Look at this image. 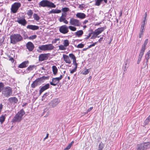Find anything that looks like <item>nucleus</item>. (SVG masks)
Segmentation results:
<instances>
[{
	"label": "nucleus",
	"mask_w": 150,
	"mask_h": 150,
	"mask_svg": "<svg viewBox=\"0 0 150 150\" xmlns=\"http://www.w3.org/2000/svg\"><path fill=\"white\" fill-rule=\"evenodd\" d=\"M71 146V145L69 144L67 146V147L65 148L66 149L69 150L70 149Z\"/></svg>",
	"instance_id": "60"
},
{
	"label": "nucleus",
	"mask_w": 150,
	"mask_h": 150,
	"mask_svg": "<svg viewBox=\"0 0 150 150\" xmlns=\"http://www.w3.org/2000/svg\"><path fill=\"white\" fill-rule=\"evenodd\" d=\"M61 10L64 13H67L69 11V9L68 7H65L62 8Z\"/></svg>",
	"instance_id": "33"
},
{
	"label": "nucleus",
	"mask_w": 150,
	"mask_h": 150,
	"mask_svg": "<svg viewBox=\"0 0 150 150\" xmlns=\"http://www.w3.org/2000/svg\"><path fill=\"white\" fill-rule=\"evenodd\" d=\"M17 19L18 20L16 21L19 24L21 25H22L25 26L27 24V21L25 18H24L19 19L18 18Z\"/></svg>",
	"instance_id": "10"
},
{
	"label": "nucleus",
	"mask_w": 150,
	"mask_h": 150,
	"mask_svg": "<svg viewBox=\"0 0 150 150\" xmlns=\"http://www.w3.org/2000/svg\"><path fill=\"white\" fill-rule=\"evenodd\" d=\"M150 56H145V59L146 60V61L145 62L146 63V65L147 64V63L148 62L150 58Z\"/></svg>",
	"instance_id": "45"
},
{
	"label": "nucleus",
	"mask_w": 150,
	"mask_h": 150,
	"mask_svg": "<svg viewBox=\"0 0 150 150\" xmlns=\"http://www.w3.org/2000/svg\"><path fill=\"white\" fill-rule=\"evenodd\" d=\"M96 2L95 5L99 6L102 3L103 0H95Z\"/></svg>",
	"instance_id": "30"
},
{
	"label": "nucleus",
	"mask_w": 150,
	"mask_h": 150,
	"mask_svg": "<svg viewBox=\"0 0 150 150\" xmlns=\"http://www.w3.org/2000/svg\"><path fill=\"white\" fill-rule=\"evenodd\" d=\"M69 28L66 25H64L61 26L59 28L60 32L63 34H65L69 32Z\"/></svg>",
	"instance_id": "7"
},
{
	"label": "nucleus",
	"mask_w": 150,
	"mask_h": 150,
	"mask_svg": "<svg viewBox=\"0 0 150 150\" xmlns=\"http://www.w3.org/2000/svg\"><path fill=\"white\" fill-rule=\"evenodd\" d=\"M54 13H59L61 12V10L57 9H53Z\"/></svg>",
	"instance_id": "43"
},
{
	"label": "nucleus",
	"mask_w": 150,
	"mask_h": 150,
	"mask_svg": "<svg viewBox=\"0 0 150 150\" xmlns=\"http://www.w3.org/2000/svg\"><path fill=\"white\" fill-rule=\"evenodd\" d=\"M67 13H64V12H63L62 13V16L65 18H66V17L67 16Z\"/></svg>",
	"instance_id": "54"
},
{
	"label": "nucleus",
	"mask_w": 150,
	"mask_h": 150,
	"mask_svg": "<svg viewBox=\"0 0 150 150\" xmlns=\"http://www.w3.org/2000/svg\"><path fill=\"white\" fill-rule=\"evenodd\" d=\"M144 52L140 51V53L138 57L137 61V64H139L142 59V58L144 55Z\"/></svg>",
	"instance_id": "20"
},
{
	"label": "nucleus",
	"mask_w": 150,
	"mask_h": 150,
	"mask_svg": "<svg viewBox=\"0 0 150 150\" xmlns=\"http://www.w3.org/2000/svg\"><path fill=\"white\" fill-rule=\"evenodd\" d=\"M64 46V45H60L59 46V49L61 50H66V48Z\"/></svg>",
	"instance_id": "47"
},
{
	"label": "nucleus",
	"mask_w": 150,
	"mask_h": 150,
	"mask_svg": "<svg viewBox=\"0 0 150 150\" xmlns=\"http://www.w3.org/2000/svg\"><path fill=\"white\" fill-rule=\"evenodd\" d=\"M60 102V100L58 99H55L53 100L50 104V108H54Z\"/></svg>",
	"instance_id": "9"
},
{
	"label": "nucleus",
	"mask_w": 150,
	"mask_h": 150,
	"mask_svg": "<svg viewBox=\"0 0 150 150\" xmlns=\"http://www.w3.org/2000/svg\"><path fill=\"white\" fill-rule=\"evenodd\" d=\"M84 45L81 43L78 44L77 46L76 47L78 48H83L84 47Z\"/></svg>",
	"instance_id": "46"
},
{
	"label": "nucleus",
	"mask_w": 150,
	"mask_h": 150,
	"mask_svg": "<svg viewBox=\"0 0 150 150\" xmlns=\"http://www.w3.org/2000/svg\"><path fill=\"white\" fill-rule=\"evenodd\" d=\"M90 31L91 32V33H90L88 34V36H87V37L84 38V39L85 40H88L91 36L92 34L93 33V30L92 29H91L90 30H89V31Z\"/></svg>",
	"instance_id": "34"
},
{
	"label": "nucleus",
	"mask_w": 150,
	"mask_h": 150,
	"mask_svg": "<svg viewBox=\"0 0 150 150\" xmlns=\"http://www.w3.org/2000/svg\"><path fill=\"white\" fill-rule=\"evenodd\" d=\"M59 82V80L57 77L53 78L52 79V81L50 82V84L52 86H55Z\"/></svg>",
	"instance_id": "13"
},
{
	"label": "nucleus",
	"mask_w": 150,
	"mask_h": 150,
	"mask_svg": "<svg viewBox=\"0 0 150 150\" xmlns=\"http://www.w3.org/2000/svg\"><path fill=\"white\" fill-rule=\"evenodd\" d=\"M52 68L53 74L54 75H56L58 71V69L57 67L55 66L54 65L52 66Z\"/></svg>",
	"instance_id": "27"
},
{
	"label": "nucleus",
	"mask_w": 150,
	"mask_h": 150,
	"mask_svg": "<svg viewBox=\"0 0 150 150\" xmlns=\"http://www.w3.org/2000/svg\"><path fill=\"white\" fill-rule=\"evenodd\" d=\"M33 14V11L31 10H30L27 12V14L30 17H31Z\"/></svg>",
	"instance_id": "42"
},
{
	"label": "nucleus",
	"mask_w": 150,
	"mask_h": 150,
	"mask_svg": "<svg viewBox=\"0 0 150 150\" xmlns=\"http://www.w3.org/2000/svg\"><path fill=\"white\" fill-rule=\"evenodd\" d=\"M150 54V50L148 51L145 56H149Z\"/></svg>",
	"instance_id": "63"
},
{
	"label": "nucleus",
	"mask_w": 150,
	"mask_h": 150,
	"mask_svg": "<svg viewBox=\"0 0 150 150\" xmlns=\"http://www.w3.org/2000/svg\"><path fill=\"white\" fill-rule=\"evenodd\" d=\"M69 23L71 25L76 26H79L81 24L78 20L74 18H70Z\"/></svg>",
	"instance_id": "6"
},
{
	"label": "nucleus",
	"mask_w": 150,
	"mask_h": 150,
	"mask_svg": "<svg viewBox=\"0 0 150 150\" xmlns=\"http://www.w3.org/2000/svg\"><path fill=\"white\" fill-rule=\"evenodd\" d=\"M69 42L68 40H64V45L65 47H67L69 45Z\"/></svg>",
	"instance_id": "35"
},
{
	"label": "nucleus",
	"mask_w": 150,
	"mask_h": 150,
	"mask_svg": "<svg viewBox=\"0 0 150 150\" xmlns=\"http://www.w3.org/2000/svg\"><path fill=\"white\" fill-rule=\"evenodd\" d=\"M85 6V5L84 4H80L79 6V8H80V9L83 10Z\"/></svg>",
	"instance_id": "51"
},
{
	"label": "nucleus",
	"mask_w": 150,
	"mask_h": 150,
	"mask_svg": "<svg viewBox=\"0 0 150 150\" xmlns=\"http://www.w3.org/2000/svg\"><path fill=\"white\" fill-rule=\"evenodd\" d=\"M29 62V61L28 60L25 61L20 64L18 67L20 68H23L26 67L28 66Z\"/></svg>",
	"instance_id": "14"
},
{
	"label": "nucleus",
	"mask_w": 150,
	"mask_h": 150,
	"mask_svg": "<svg viewBox=\"0 0 150 150\" xmlns=\"http://www.w3.org/2000/svg\"><path fill=\"white\" fill-rule=\"evenodd\" d=\"M146 21L143 20V21L142 22L141 27H144Z\"/></svg>",
	"instance_id": "53"
},
{
	"label": "nucleus",
	"mask_w": 150,
	"mask_h": 150,
	"mask_svg": "<svg viewBox=\"0 0 150 150\" xmlns=\"http://www.w3.org/2000/svg\"><path fill=\"white\" fill-rule=\"evenodd\" d=\"M93 107H92L88 109L87 110V112L90 111L93 109Z\"/></svg>",
	"instance_id": "64"
},
{
	"label": "nucleus",
	"mask_w": 150,
	"mask_h": 150,
	"mask_svg": "<svg viewBox=\"0 0 150 150\" xmlns=\"http://www.w3.org/2000/svg\"><path fill=\"white\" fill-rule=\"evenodd\" d=\"M148 41V39H147L145 40L144 41L143 44L142 45L141 49V51L143 52H145V50L146 48V45H147Z\"/></svg>",
	"instance_id": "18"
},
{
	"label": "nucleus",
	"mask_w": 150,
	"mask_h": 150,
	"mask_svg": "<svg viewBox=\"0 0 150 150\" xmlns=\"http://www.w3.org/2000/svg\"><path fill=\"white\" fill-rule=\"evenodd\" d=\"M24 39H25L28 38V36L26 34H24Z\"/></svg>",
	"instance_id": "61"
},
{
	"label": "nucleus",
	"mask_w": 150,
	"mask_h": 150,
	"mask_svg": "<svg viewBox=\"0 0 150 150\" xmlns=\"http://www.w3.org/2000/svg\"><path fill=\"white\" fill-rule=\"evenodd\" d=\"M76 16L77 18L81 19L84 18L86 17V15L84 13H77Z\"/></svg>",
	"instance_id": "19"
},
{
	"label": "nucleus",
	"mask_w": 150,
	"mask_h": 150,
	"mask_svg": "<svg viewBox=\"0 0 150 150\" xmlns=\"http://www.w3.org/2000/svg\"><path fill=\"white\" fill-rule=\"evenodd\" d=\"M147 16V13L146 12L145 14V17L144 18V20L146 21V18Z\"/></svg>",
	"instance_id": "62"
},
{
	"label": "nucleus",
	"mask_w": 150,
	"mask_h": 150,
	"mask_svg": "<svg viewBox=\"0 0 150 150\" xmlns=\"http://www.w3.org/2000/svg\"><path fill=\"white\" fill-rule=\"evenodd\" d=\"M37 37V35H35L29 37H28V38L30 40H33L35 39Z\"/></svg>",
	"instance_id": "48"
},
{
	"label": "nucleus",
	"mask_w": 150,
	"mask_h": 150,
	"mask_svg": "<svg viewBox=\"0 0 150 150\" xmlns=\"http://www.w3.org/2000/svg\"><path fill=\"white\" fill-rule=\"evenodd\" d=\"M21 4L20 2H15L12 5L11 8V12L13 13H16Z\"/></svg>",
	"instance_id": "4"
},
{
	"label": "nucleus",
	"mask_w": 150,
	"mask_h": 150,
	"mask_svg": "<svg viewBox=\"0 0 150 150\" xmlns=\"http://www.w3.org/2000/svg\"><path fill=\"white\" fill-rule=\"evenodd\" d=\"M59 39H55L54 41H53L52 42V43H56L57 40H59Z\"/></svg>",
	"instance_id": "59"
},
{
	"label": "nucleus",
	"mask_w": 150,
	"mask_h": 150,
	"mask_svg": "<svg viewBox=\"0 0 150 150\" xmlns=\"http://www.w3.org/2000/svg\"><path fill=\"white\" fill-rule=\"evenodd\" d=\"M39 49L42 51L47 50L46 45H42L41 46H39L38 47Z\"/></svg>",
	"instance_id": "29"
},
{
	"label": "nucleus",
	"mask_w": 150,
	"mask_h": 150,
	"mask_svg": "<svg viewBox=\"0 0 150 150\" xmlns=\"http://www.w3.org/2000/svg\"><path fill=\"white\" fill-rule=\"evenodd\" d=\"M68 28L71 30L72 31H75L76 30V27L72 26H69Z\"/></svg>",
	"instance_id": "40"
},
{
	"label": "nucleus",
	"mask_w": 150,
	"mask_h": 150,
	"mask_svg": "<svg viewBox=\"0 0 150 150\" xmlns=\"http://www.w3.org/2000/svg\"><path fill=\"white\" fill-rule=\"evenodd\" d=\"M83 31L82 30H80L75 33V35L78 37H80L83 35Z\"/></svg>",
	"instance_id": "24"
},
{
	"label": "nucleus",
	"mask_w": 150,
	"mask_h": 150,
	"mask_svg": "<svg viewBox=\"0 0 150 150\" xmlns=\"http://www.w3.org/2000/svg\"><path fill=\"white\" fill-rule=\"evenodd\" d=\"M105 29V28L102 27L96 29L95 31V35H98L103 31Z\"/></svg>",
	"instance_id": "16"
},
{
	"label": "nucleus",
	"mask_w": 150,
	"mask_h": 150,
	"mask_svg": "<svg viewBox=\"0 0 150 150\" xmlns=\"http://www.w3.org/2000/svg\"><path fill=\"white\" fill-rule=\"evenodd\" d=\"M150 148V142L137 144L135 150H145Z\"/></svg>",
	"instance_id": "3"
},
{
	"label": "nucleus",
	"mask_w": 150,
	"mask_h": 150,
	"mask_svg": "<svg viewBox=\"0 0 150 150\" xmlns=\"http://www.w3.org/2000/svg\"><path fill=\"white\" fill-rule=\"evenodd\" d=\"M17 114L22 119V117L25 114V112L23 109H22L17 113Z\"/></svg>",
	"instance_id": "25"
},
{
	"label": "nucleus",
	"mask_w": 150,
	"mask_h": 150,
	"mask_svg": "<svg viewBox=\"0 0 150 150\" xmlns=\"http://www.w3.org/2000/svg\"><path fill=\"white\" fill-rule=\"evenodd\" d=\"M95 32L94 31L93 32V33L92 34H93V36L91 37V39H95L97 37L98 35H96L95 34Z\"/></svg>",
	"instance_id": "50"
},
{
	"label": "nucleus",
	"mask_w": 150,
	"mask_h": 150,
	"mask_svg": "<svg viewBox=\"0 0 150 150\" xmlns=\"http://www.w3.org/2000/svg\"><path fill=\"white\" fill-rule=\"evenodd\" d=\"M90 71V69H87L83 71L82 72V73L83 74L86 75L88 74Z\"/></svg>",
	"instance_id": "41"
},
{
	"label": "nucleus",
	"mask_w": 150,
	"mask_h": 150,
	"mask_svg": "<svg viewBox=\"0 0 150 150\" xmlns=\"http://www.w3.org/2000/svg\"><path fill=\"white\" fill-rule=\"evenodd\" d=\"M42 80L43 81L44 80H45L46 79H49V76H42Z\"/></svg>",
	"instance_id": "52"
},
{
	"label": "nucleus",
	"mask_w": 150,
	"mask_h": 150,
	"mask_svg": "<svg viewBox=\"0 0 150 150\" xmlns=\"http://www.w3.org/2000/svg\"><path fill=\"white\" fill-rule=\"evenodd\" d=\"M150 120L147 118L144 121V123L145 124V125H147L149 122Z\"/></svg>",
	"instance_id": "57"
},
{
	"label": "nucleus",
	"mask_w": 150,
	"mask_h": 150,
	"mask_svg": "<svg viewBox=\"0 0 150 150\" xmlns=\"http://www.w3.org/2000/svg\"><path fill=\"white\" fill-rule=\"evenodd\" d=\"M49 95V93L46 92L45 93L42 97V100L43 101L45 98H46L47 96Z\"/></svg>",
	"instance_id": "38"
},
{
	"label": "nucleus",
	"mask_w": 150,
	"mask_h": 150,
	"mask_svg": "<svg viewBox=\"0 0 150 150\" xmlns=\"http://www.w3.org/2000/svg\"><path fill=\"white\" fill-rule=\"evenodd\" d=\"M104 147V145L103 143L102 142H101L99 145V150H102L103 147Z\"/></svg>",
	"instance_id": "36"
},
{
	"label": "nucleus",
	"mask_w": 150,
	"mask_h": 150,
	"mask_svg": "<svg viewBox=\"0 0 150 150\" xmlns=\"http://www.w3.org/2000/svg\"><path fill=\"white\" fill-rule=\"evenodd\" d=\"M66 19V18L61 16L59 18V20L60 22H63L65 19Z\"/></svg>",
	"instance_id": "49"
},
{
	"label": "nucleus",
	"mask_w": 150,
	"mask_h": 150,
	"mask_svg": "<svg viewBox=\"0 0 150 150\" xmlns=\"http://www.w3.org/2000/svg\"><path fill=\"white\" fill-rule=\"evenodd\" d=\"M27 49L30 51H32L34 48V46L31 42H28L26 44Z\"/></svg>",
	"instance_id": "11"
},
{
	"label": "nucleus",
	"mask_w": 150,
	"mask_h": 150,
	"mask_svg": "<svg viewBox=\"0 0 150 150\" xmlns=\"http://www.w3.org/2000/svg\"><path fill=\"white\" fill-rule=\"evenodd\" d=\"M50 86V84L48 83L42 86L39 91V95H40L44 91L49 88Z\"/></svg>",
	"instance_id": "12"
},
{
	"label": "nucleus",
	"mask_w": 150,
	"mask_h": 150,
	"mask_svg": "<svg viewBox=\"0 0 150 150\" xmlns=\"http://www.w3.org/2000/svg\"><path fill=\"white\" fill-rule=\"evenodd\" d=\"M33 17L34 19L38 21L40 19V17L36 13H34L33 15Z\"/></svg>",
	"instance_id": "31"
},
{
	"label": "nucleus",
	"mask_w": 150,
	"mask_h": 150,
	"mask_svg": "<svg viewBox=\"0 0 150 150\" xmlns=\"http://www.w3.org/2000/svg\"><path fill=\"white\" fill-rule=\"evenodd\" d=\"M10 43L15 45L17 42L23 40V38L20 34H12L10 37Z\"/></svg>",
	"instance_id": "1"
},
{
	"label": "nucleus",
	"mask_w": 150,
	"mask_h": 150,
	"mask_svg": "<svg viewBox=\"0 0 150 150\" xmlns=\"http://www.w3.org/2000/svg\"><path fill=\"white\" fill-rule=\"evenodd\" d=\"M39 7H48L50 8H55L56 6L54 3L48 0H42L39 3Z\"/></svg>",
	"instance_id": "2"
},
{
	"label": "nucleus",
	"mask_w": 150,
	"mask_h": 150,
	"mask_svg": "<svg viewBox=\"0 0 150 150\" xmlns=\"http://www.w3.org/2000/svg\"><path fill=\"white\" fill-rule=\"evenodd\" d=\"M35 80L36 81H37L40 84L43 81L42 80V77H41L40 78H38L36 79Z\"/></svg>",
	"instance_id": "44"
},
{
	"label": "nucleus",
	"mask_w": 150,
	"mask_h": 150,
	"mask_svg": "<svg viewBox=\"0 0 150 150\" xmlns=\"http://www.w3.org/2000/svg\"><path fill=\"white\" fill-rule=\"evenodd\" d=\"M27 29H31L33 30H38L39 29V27L38 26L33 25H28L26 27Z\"/></svg>",
	"instance_id": "17"
},
{
	"label": "nucleus",
	"mask_w": 150,
	"mask_h": 150,
	"mask_svg": "<svg viewBox=\"0 0 150 150\" xmlns=\"http://www.w3.org/2000/svg\"><path fill=\"white\" fill-rule=\"evenodd\" d=\"M8 100L11 103L14 102V103H17L18 102V99L16 97H11L8 98Z\"/></svg>",
	"instance_id": "23"
},
{
	"label": "nucleus",
	"mask_w": 150,
	"mask_h": 150,
	"mask_svg": "<svg viewBox=\"0 0 150 150\" xmlns=\"http://www.w3.org/2000/svg\"><path fill=\"white\" fill-rule=\"evenodd\" d=\"M64 61L66 63L70 64L71 61H70L69 56L66 54H64L63 55Z\"/></svg>",
	"instance_id": "21"
},
{
	"label": "nucleus",
	"mask_w": 150,
	"mask_h": 150,
	"mask_svg": "<svg viewBox=\"0 0 150 150\" xmlns=\"http://www.w3.org/2000/svg\"><path fill=\"white\" fill-rule=\"evenodd\" d=\"M143 31L140 30L139 35V38H141L142 35H143Z\"/></svg>",
	"instance_id": "55"
},
{
	"label": "nucleus",
	"mask_w": 150,
	"mask_h": 150,
	"mask_svg": "<svg viewBox=\"0 0 150 150\" xmlns=\"http://www.w3.org/2000/svg\"><path fill=\"white\" fill-rule=\"evenodd\" d=\"M50 53L42 54H40L39 57V61H42L48 59Z\"/></svg>",
	"instance_id": "8"
},
{
	"label": "nucleus",
	"mask_w": 150,
	"mask_h": 150,
	"mask_svg": "<svg viewBox=\"0 0 150 150\" xmlns=\"http://www.w3.org/2000/svg\"><path fill=\"white\" fill-rule=\"evenodd\" d=\"M22 119L17 114L12 120L13 122H20L22 120Z\"/></svg>",
	"instance_id": "15"
},
{
	"label": "nucleus",
	"mask_w": 150,
	"mask_h": 150,
	"mask_svg": "<svg viewBox=\"0 0 150 150\" xmlns=\"http://www.w3.org/2000/svg\"><path fill=\"white\" fill-rule=\"evenodd\" d=\"M36 67L35 65H31L29 66L26 69L25 73H28L30 71L32 70L34 68Z\"/></svg>",
	"instance_id": "22"
},
{
	"label": "nucleus",
	"mask_w": 150,
	"mask_h": 150,
	"mask_svg": "<svg viewBox=\"0 0 150 150\" xmlns=\"http://www.w3.org/2000/svg\"><path fill=\"white\" fill-rule=\"evenodd\" d=\"M73 64L75 66H78V64L76 62V59L73 61Z\"/></svg>",
	"instance_id": "58"
},
{
	"label": "nucleus",
	"mask_w": 150,
	"mask_h": 150,
	"mask_svg": "<svg viewBox=\"0 0 150 150\" xmlns=\"http://www.w3.org/2000/svg\"><path fill=\"white\" fill-rule=\"evenodd\" d=\"M4 83L1 82H0V92L4 89Z\"/></svg>",
	"instance_id": "39"
},
{
	"label": "nucleus",
	"mask_w": 150,
	"mask_h": 150,
	"mask_svg": "<svg viewBox=\"0 0 150 150\" xmlns=\"http://www.w3.org/2000/svg\"><path fill=\"white\" fill-rule=\"evenodd\" d=\"M39 84H40L37 81L35 80L32 83L31 85V87L33 88H34Z\"/></svg>",
	"instance_id": "28"
},
{
	"label": "nucleus",
	"mask_w": 150,
	"mask_h": 150,
	"mask_svg": "<svg viewBox=\"0 0 150 150\" xmlns=\"http://www.w3.org/2000/svg\"><path fill=\"white\" fill-rule=\"evenodd\" d=\"M47 50H53L54 47L52 44H49L46 45Z\"/></svg>",
	"instance_id": "26"
},
{
	"label": "nucleus",
	"mask_w": 150,
	"mask_h": 150,
	"mask_svg": "<svg viewBox=\"0 0 150 150\" xmlns=\"http://www.w3.org/2000/svg\"><path fill=\"white\" fill-rule=\"evenodd\" d=\"M5 116L2 115L0 117V122L1 124H2L5 121Z\"/></svg>",
	"instance_id": "32"
},
{
	"label": "nucleus",
	"mask_w": 150,
	"mask_h": 150,
	"mask_svg": "<svg viewBox=\"0 0 150 150\" xmlns=\"http://www.w3.org/2000/svg\"><path fill=\"white\" fill-rule=\"evenodd\" d=\"M8 57L9 58V60L13 63L14 61V59L13 58L11 57L10 56H9Z\"/></svg>",
	"instance_id": "56"
},
{
	"label": "nucleus",
	"mask_w": 150,
	"mask_h": 150,
	"mask_svg": "<svg viewBox=\"0 0 150 150\" xmlns=\"http://www.w3.org/2000/svg\"><path fill=\"white\" fill-rule=\"evenodd\" d=\"M69 56L73 59V61L76 59V57L75 55L72 53L70 54Z\"/></svg>",
	"instance_id": "37"
},
{
	"label": "nucleus",
	"mask_w": 150,
	"mask_h": 150,
	"mask_svg": "<svg viewBox=\"0 0 150 150\" xmlns=\"http://www.w3.org/2000/svg\"><path fill=\"white\" fill-rule=\"evenodd\" d=\"M12 93L11 88L8 86L4 88L3 91V94L4 96L6 97H8Z\"/></svg>",
	"instance_id": "5"
}]
</instances>
